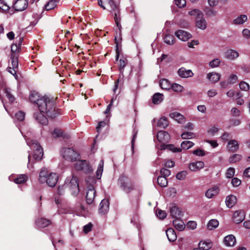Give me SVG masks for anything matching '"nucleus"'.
Wrapping results in <instances>:
<instances>
[{
    "label": "nucleus",
    "instance_id": "1",
    "mask_svg": "<svg viewBox=\"0 0 250 250\" xmlns=\"http://www.w3.org/2000/svg\"><path fill=\"white\" fill-rule=\"evenodd\" d=\"M38 107L41 112L51 118H55L61 114L60 110L55 107L53 100L45 95L39 101Z\"/></svg>",
    "mask_w": 250,
    "mask_h": 250
},
{
    "label": "nucleus",
    "instance_id": "2",
    "mask_svg": "<svg viewBox=\"0 0 250 250\" xmlns=\"http://www.w3.org/2000/svg\"><path fill=\"white\" fill-rule=\"evenodd\" d=\"M26 142L33 151L32 154L28 155V164L27 167L30 169L32 168V165L35 162L42 160L43 156V149L36 140L27 139Z\"/></svg>",
    "mask_w": 250,
    "mask_h": 250
},
{
    "label": "nucleus",
    "instance_id": "3",
    "mask_svg": "<svg viewBox=\"0 0 250 250\" xmlns=\"http://www.w3.org/2000/svg\"><path fill=\"white\" fill-rule=\"evenodd\" d=\"M66 188L68 189L72 196L76 197L78 195L80 189L77 177L73 174L68 177L65 180L64 185L58 187V194L60 195L62 194Z\"/></svg>",
    "mask_w": 250,
    "mask_h": 250
},
{
    "label": "nucleus",
    "instance_id": "4",
    "mask_svg": "<svg viewBox=\"0 0 250 250\" xmlns=\"http://www.w3.org/2000/svg\"><path fill=\"white\" fill-rule=\"evenodd\" d=\"M39 180L41 183H46L50 187L55 186L58 180V176L55 173L49 172L45 167L42 168L39 174Z\"/></svg>",
    "mask_w": 250,
    "mask_h": 250
},
{
    "label": "nucleus",
    "instance_id": "5",
    "mask_svg": "<svg viewBox=\"0 0 250 250\" xmlns=\"http://www.w3.org/2000/svg\"><path fill=\"white\" fill-rule=\"evenodd\" d=\"M85 182L87 185L86 201L88 204H91L93 202L96 195V191L94 187L96 181L94 177H88Z\"/></svg>",
    "mask_w": 250,
    "mask_h": 250
},
{
    "label": "nucleus",
    "instance_id": "6",
    "mask_svg": "<svg viewBox=\"0 0 250 250\" xmlns=\"http://www.w3.org/2000/svg\"><path fill=\"white\" fill-rule=\"evenodd\" d=\"M61 153L64 159L69 162H75L79 159V154L72 148H63Z\"/></svg>",
    "mask_w": 250,
    "mask_h": 250
},
{
    "label": "nucleus",
    "instance_id": "7",
    "mask_svg": "<svg viewBox=\"0 0 250 250\" xmlns=\"http://www.w3.org/2000/svg\"><path fill=\"white\" fill-rule=\"evenodd\" d=\"M108 4L110 6V12L114 15V19L117 26L120 30L122 26L120 24L121 17L120 10L119 5L116 3L113 0H108Z\"/></svg>",
    "mask_w": 250,
    "mask_h": 250
},
{
    "label": "nucleus",
    "instance_id": "8",
    "mask_svg": "<svg viewBox=\"0 0 250 250\" xmlns=\"http://www.w3.org/2000/svg\"><path fill=\"white\" fill-rule=\"evenodd\" d=\"M74 168L77 171H83L85 173H89L92 169L88 163L84 160H81L80 156L79 159L75 161Z\"/></svg>",
    "mask_w": 250,
    "mask_h": 250
},
{
    "label": "nucleus",
    "instance_id": "9",
    "mask_svg": "<svg viewBox=\"0 0 250 250\" xmlns=\"http://www.w3.org/2000/svg\"><path fill=\"white\" fill-rule=\"evenodd\" d=\"M119 182L121 184L122 189L125 192L129 193L134 189V186L131 182L125 177H120Z\"/></svg>",
    "mask_w": 250,
    "mask_h": 250
},
{
    "label": "nucleus",
    "instance_id": "10",
    "mask_svg": "<svg viewBox=\"0 0 250 250\" xmlns=\"http://www.w3.org/2000/svg\"><path fill=\"white\" fill-rule=\"evenodd\" d=\"M127 62L125 61L124 60L120 59L119 60V71H120V75H119V78L115 82V85L113 89V92L115 93L116 91V90L118 88V84L119 83V81L120 79H123L124 78V67L126 65Z\"/></svg>",
    "mask_w": 250,
    "mask_h": 250
},
{
    "label": "nucleus",
    "instance_id": "11",
    "mask_svg": "<svg viewBox=\"0 0 250 250\" xmlns=\"http://www.w3.org/2000/svg\"><path fill=\"white\" fill-rule=\"evenodd\" d=\"M157 138L161 144L165 145L166 143L169 142L170 137L167 132L165 131H160L157 133Z\"/></svg>",
    "mask_w": 250,
    "mask_h": 250
},
{
    "label": "nucleus",
    "instance_id": "12",
    "mask_svg": "<svg viewBox=\"0 0 250 250\" xmlns=\"http://www.w3.org/2000/svg\"><path fill=\"white\" fill-rule=\"evenodd\" d=\"M175 35L179 40L183 42L187 41L192 37L189 33L183 30H177L175 32Z\"/></svg>",
    "mask_w": 250,
    "mask_h": 250
},
{
    "label": "nucleus",
    "instance_id": "13",
    "mask_svg": "<svg viewBox=\"0 0 250 250\" xmlns=\"http://www.w3.org/2000/svg\"><path fill=\"white\" fill-rule=\"evenodd\" d=\"M28 5L27 0H16L13 4V7L16 11H23Z\"/></svg>",
    "mask_w": 250,
    "mask_h": 250
},
{
    "label": "nucleus",
    "instance_id": "14",
    "mask_svg": "<svg viewBox=\"0 0 250 250\" xmlns=\"http://www.w3.org/2000/svg\"><path fill=\"white\" fill-rule=\"evenodd\" d=\"M245 218V212L243 210L235 211L233 214V219L234 222L239 224Z\"/></svg>",
    "mask_w": 250,
    "mask_h": 250
},
{
    "label": "nucleus",
    "instance_id": "15",
    "mask_svg": "<svg viewBox=\"0 0 250 250\" xmlns=\"http://www.w3.org/2000/svg\"><path fill=\"white\" fill-rule=\"evenodd\" d=\"M239 148V144L237 140H230L228 142L227 148L229 151L234 152L237 151Z\"/></svg>",
    "mask_w": 250,
    "mask_h": 250
},
{
    "label": "nucleus",
    "instance_id": "16",
    "mask_svg": "<svg viewBox=\"0 0 250 250\" xmlns=\"http://www.w3.org/2000/svg\"><path fill=\"white\" fill-rule=\"evenodd\" d=\"M109 201L107 199H104L102 200L99 206V213L102 214L106 213L109 210Z\"/></svg>",
    "mask_w": 250,
    "mask_h": 250
},
{
    "label": "nucleus",
    "instance_id": "17",
    "mask_svg": "<svg viewBox=\"0 0 250 250\" xmlns=\"http://www.w3.org/2000/svg\"><path fill=\"white\" fill-rule=\"evenodd\" d=\"M223 243L226 247H233L236 243V238L232 234L228 235L224 237Z\"/></svg>",
    "mask_w": 250,
    "mask_h": 250
},
{
    "label": "nucleus",
    "instance_id": "18",
    "mask_svg": "<svg viewBox=\"0 0 250 250\" xmlns=\"http://www.w3.org/2000/svg\"><path fill=\"white\" fill-rule=\"evenodd\" d=\"M4 94L10 102H13L15 98L11 93V89L6 87H0V97L1 98L2 95Z\"/></svg>",
    "mask_w": 250,
    "mask_h": 250
},
{
    "label": "nucleus",
    "instance_id": "19",
    "mask_svg": "<svg viewBox=\"0 0 250 250\" xmlns=\"http://www.w3.org/2000/svg\"><path fill=\"white\" fill-rule=\"evenodd\" d=\"M178 75L181 78H187L193 76V73L190 69H186L184 67L179 68L177 71Z\"/></svg>",
    "mask_w": 250,
    "mask_h": 250
},
{
    "label": "nucleus",
    "instance_id": "20",
    "mask_svg": "<svg viewBox=\"0 0 250 250\" xmlns=\"http://www.w3.org/2000/svg\"><path fill=\"white\" fill-rule=\"evenodd\" d=\"M204 165V163L203 161H197L190 163L188 168L191 171H196L202 169Z\"/></svg>",
    "mask_w": 250,
    "mask_h": 250
},
{
    "label": "nucleus",
    "instance_id": "21",
    "mask_svg": "<svg viewBox=\"0 0 250 250\" xmlns=\"http://www.w3.org/2000/svg\"><path fill=\"white\" fill-rule=\"evenodd\" d=\"M196 26L202 30H204L207 28V22L204 17L203 14H201L198 18L196 19Z\"/></svg>",
    "mask_w": 250,
    "mask_h": 250
},
{
    "label": "nucleus",
    "instance_id": "22",
    "mask_svg": "<svg viewBox=\"0 0 250 250\" xmlns=\"http://www.w3.org/2000/svg\"><path fill=\"white\" fill-rule=\"evenodd\" d=\"M219 192V188L217 186L209 188L205 193V196L209 199L212 198L214 196L217 195Z\"/></svg>",
    "mask_w": 250,
    "mask_h": 250
},
{
    "label": "nucleus",
    "instance_id": "23",
    "mask_svg": "<svg viewBox=\"0 0 250 250\" xmlns=\"http://www.w3.org/2000/svg\"><path fill=\"white\" fill-rule=\"evenodd\" d=\"M221 75L216 72H210L207 75V79L212 83H216L220 79Z\"/></svg>",
    "mask_w": 250,
    "mask_h": 250
},
{
    "label": "nucleus",
    "instance_id": "24",
    "mask_svg": "<svg viewBox=\"0 0 250 250\" xmlns=\"http://www.w3.org/2000/svg\"><path fill=\"white\" fill-rule=\"evenodd\" d=\"M43 96L40 95L38 92L34 91L30 94L29 100L31 102L36 104L38 105L39 101L42 99Z\"/></svg>",
    "mask_w": 250,
    "mask_h": 250
},
{
    "label": "nucleus",
    "instance_id": "25",
    "mask_svg": "<svg viewBox=\"0 0 250 250\" xmlns=\"http://www.w3.org/2000/svg\"><path fill=\"white\" fill-rule=\"evenodd\" d=\"M43 113H37L34 114V116L36 120L41 124L46 125L47 123V119L46 117L43 114Z\"/></svg>",
    "mask_w": 250,
    "mask_h": 250
},
{
    "label": "nucleus",
    "instance_id": "26",
    "mask_svg": "<svg viewBox=\"0 0 250 250\" xmlns=\"http://www.w3.org/2000/svg\"><path fill=\"white\" fill-rule=\"evenodd\" d=\"M236 202V197L233 195H229L226 197V204L227 206L229 208L233 207Z\"/></svg>",
    "mask_w": 250,
    "mask_h": 250
},
{
    "label": "nucleus",
    "instance_id": "27",
    "mask_svg": "<svg viewBox=\"0 0 250 250\" xmlns=\"http://www.w3.org/2000/svg\"><path fill=\"white\" fill-rule=\"evenodd\" d=\"M225 57L229 60H234L239 57V53L233 49H229L225 52Z\"/></svg>",
    "mask_w": 250,
    "mask_h": 250
},
{
    "label": "nucleus",
    "instance_id": "28",
    "mask_svg": "<svg viewBox=\"0 0 250 250\" xmlns=\"http://www.w3.org/2000/svg\"><path fill=\"white\" fill-rule=\"evenodd\" d=\"M170 118L174 119L179 123H183L185 121L184 116L180 113L176 112L171 113L169 114Z\"/></svg>",
    "mask_w": 250,
    "mask_h": 250
},
{
    "label": "nucleus",
    "instance_id": "29",
    "mask_svg": "<svg viewBox=\"0 0 250 250\" xmlns=\"http://www.w3.org/2000/svg\"><path fill=\"white\" fill-rule=\"evenodd\" d=\"M173 224L175 228L179 231H182L185 228L184 222L179 218L174 220L173 221Z\"/></svg>",
    "mask_w": 250,
    "mask_h": 250
},
{
    "label": "nucleus",
    "instance_id": "30",
    "mask_svg": "<svg viewBox=\"0 0 250 250\" xmlns=\"http://www.w3.org/2000/svg\"><path fill=\"white\" fill-rule=\"evenodd\" d=\"M18 44L16 43H13L11 47V50L12 54H17L20 52L21 49V45L22 42V38L19 37Z\"/></svg>",
    "mask_w": 250,
    "mask_h": 250
},
{
    "label": "nucleus",
    "instance_id": "31",
    "mask_svg": "<svg viewBox=\"0 0 250 250\" xmlns=\"http://www.w3.org/2000/svg\"><path fill=\"white\" fill-rule=\"evenodd\" d=\"M166 235L169 241L174 242L177 239V235L174 229L172 228L168 229L166 231Z\"/></svg>",
    "mask_w": 250,
    "mask_h": 250
},
{
    "label": "nucleus",
    "instance_id": "32",
    "mask_svg": "<svg viewBox=\"0 0 250 250\" xmlns=\"http://www.w3.org/2000/svg\"><path fill=\"white\" fill-rule=\"evenodd\" d=\"M157 147L159 149H160L161 150H165L166 149H167L168 150L172 151L174 152H178L181 151V149L180 148L175 147L172 145H166L164 144H161L159 146H157Z\"/></svg>",
    "mask_w": 250,
    "mask_h": 250
},
{
    "label": "nucleus",
    "instance_id": "33",
    "mask_svg": "<svg viewBox=\"0 0 250 250\" xmlns=\"http://www.w3.org/2000/svg\"><path fill=\"white\" fill-rule=\"evenodd\" d=\"M164 97V95L161 93H155L153 95V96L152 97V99L153 104H160L163 101Z\"/></svg>",
    "mask_w": 250,
    "mask_h": 250
},
{
    "label": "nucleus",
    "instance_id": "34",
    "mask_svg": "<svg viewBox=\"0 0 250 250\" xmlns=\"http://www.w3.org/2000/svg\"><path fill=\"white\" fill-rule=\"evenodd\" d=\"M36 224L38 227L45 228L50 224V221L44 218H41L36 220Z\"/></svg>",
    "mask_w": 250,
    "mask_h": 250
},
{
    "label": "nucleus",
    "instance_id": "35",
    "mask_svg": "<svg viewBox=\"0 0 250 250\" xmlns=\"http://www.w3.org/2000/svg\"><path fill=\"white\" fill-rule=\"evenodd\" d=\"M212 243L209 241H200L199 243V248L200 250H208L212 247Z\"/></svg>",
    "mask_w": 250,
    "mask_h": 250
},
{
    "label": "nucleus",
    "instance_id": "36",
    "mask_svg": "<svg viewBox=\"0 0 250 250\" xmlns=\"http://www.w3.org/2000/svg\"><path fill=\"white\" fill-rule=\"evenodd\" d=\"M247 16L245 15H241L233 20L232 23L235 25H240L244 23L247 20Z\"/></svg>",
    "mask_w": 250,
    "mask_h": 250
},
{
    "label": "nucleus",
    "instance_id": "37",
    "mask_svg": "<svg viewBox=\"0 0 250 250\" xmlns=\"http://www.w3.org/2000/svg\"><path fill=\"white\" fill-rule=\"evenodd\" d=\"M161 87L165 90H169L171 87V83L167 79H164L161 80L159 83Z\"/></svg>",
    "mask_w": 250,
    "mask_h": 250
},
{
    "label": "nucleus",
    "instance_id": "38",
    "mask_svg": "<svg viewBox=\"0 0 250 250\" xmlns=\"http://www.w3.org/2000/svg\"><path fill=\"white\" fill-rule=\"evenodd\" d=\"M28 179V177L25 174H21L14 180V182L17 184H22L25 183Z\"/></svg>",
    "mask_w": 250,
    "mask_h": 250
},
{
    "label": "nucleus",
    "instance_id": "39",
    "mask_svg": "<svg viewBox=\"0 0 250 250\" xmlns=\"http://www.w3.org/2000/svg\"><path fill=\"white\" fill-rule=\"evenodd\" d=\"M170 214L173 218H175V219L179 218L181 216V211L179 209L175 207H172L170 208Z\"/></svg>",
    "mask_w": 250,
    "mask_h": 250
},
{
    "label": "nucleus",
    "instance_id": "40",
    "mask_svg": "<svg viewBox=\"0 0 250 250\" xmlns=\"http://www.w3.org/2000/svg\"><path fill=\"white\" fill-rule=\"evenodd\" d=\"M219 225V222L216 219L210 220L207 224V228L208 230H213Z\"/></svg>",
    "mask_w": 250,
    "mask_h": 250
},
{
    "label": "nucleus",
    "instance_id": "41",
    "mask_svg": "<svg viewBox=\"0 0 250 250\" xmlns=\"http://www.w3.org/2000/svg\"><path fill=\"white\" fill-rule=\"evenodd\" d=\"M168 125V122L165 117L161 118L158 121L157 125L162 128H166Z\"/></svg>",
    "mask_w": 250,
    "mask_h": 250
},
{
    "label": "nucleus",
    "instance_id": "42",
    "mask_svg": "<svg viewBox=\"0 0 250 250\" xmlns=\"http://www.w3.org/2000/svg\"><path fill=\"white\" fill-rule=\"evenodd\" d=\"M103 167H104V160H102L98 166L97 171H96V176L97 178L100 179L101 177L103 171Z\"/></svg>",
    "mask_w": 250,
    "mask_h": 250
},
{
    "label": "nucleus",
    "instance_id": "43",
    "mask_svg": "<svg viewBox=\"0 0 250 250\" xmlns=\"http://www.w3.org/2000/svg\"><path fill=\"white\" fill-rule=\"evenodd\" d=\"M157 183L162 187H165L167 185V178L164 176H159L157 178Z\"/></svg>",
    "mask_w": 250,
    "mask_h": 250
},
{
    "label": "nucleus",
    "instance_id": "44",
    "mask_svg": "<svg viewBox=\"0 0 250 250\" xmlns=\"http://www.w3.org/2000/svg\"><path fill=\"white\" fill-rule=\"evenodd\" d=\"M18 55L17 54H11V64L12 65V67L14 68H18Z\"/></svg>",
    "mask_w": 250,
    "mask_h": 250
},
{
    "label": "nucleus",
    "instance_id": "45",
    "mask_svg": "<svg viewBox=\"0 0 250 250\" xmlns=\"http://www.w3.org/2000/svg\"><path fill=\"white\" fill-rule=\"evenodd\" d=\"M194 145V143L189 141H183L181 145V147L184 149H188Z\"/></svg>",
    "mask_w": 250,
    "mask_h": 250
},
{
    "label": "nucleus",
    "instance_id": "46",
    "mask_svg": "<svg viewBox=\"0 0 250 250\" xmlns=\"http://www.w3.org/2000/svg\"><path fill=\"white\" fill-rule=\"evenodd\" d=\"M171 88H172L174 91L176 92H181L184 90V88L183 86L176 83H174L171 84Z\"/></svg>",
    "mask_w": 250,
    "mask_h": 250
},
{
    "label": "nucleus",
    "instance_id": "47",
    "mask_svg": "<svg viewBox=\"0 0 250 250\" xmlns=\"http://www.w3.org/2000/svg\"><path fill=\"white\" fill-rule=\"evenodd\" d=\"M164 42L168 45H171L174 42V37L169 34H167L164 38Z\"/></svg>",
    "mask_w": 250,
    "mask_h": 250
},
{
    "label": "nucleus",
    "instance_id": "48",
    "mask_svg": "<svg viewBox=\"0 0 250 250\" xmlns=\"http://www.w3.org/2000/svg\"><path fill=\"white\" fill-rule=\"evenodd\" d=\"M10 9L9 6L3 0H0V10L4 12H7Z\"/></svg>",
    "mask_w": 250,
    "mask_h": 250
},
{
    "label": "nucleus",
    "instance_id": "49",
    "mask_svg": "<svg viewBox=\"0 0 250 250\" xmlns=\"http://www.w3.org/2000/svg\"><path fill=\"white\" fill-rule=\"evenodd\" d=\"M194 133L191 132H185L181 134V137L183 139H190L195 137Z\"/></svg>",
    "mask_w": 250,
    "mask_h": 250
},
{
    "label": "nucleus",
    "instance_id": "50",
    "mask_svg": "<svg viewBox=\"0 0 250 250\" xmlns=\"http://www.w3.org/2000/svg\"><path fill=\"white\" fill-rule=\"evenodd\" d=\"M241 155L238 154H235L229 158V161L231 163H236L241 159Z\"/></svg>",
    "mask_w": 250,
    "mask_h": 250
},
{
    "label": "nucleus",
    "instance_id": "51",
    "mask_svg": "<svg viewBox=\"0 0 250 250\" xmlns=\"http://www.w3.org/2000/svg\"><path fill=\"white\" fill-rule=\"evenodd\" d=\"M56 6V2L55 0H50L45 5V9L50 10L54 8Z\"/></svg>",
    "mask_w": 250,
    "mask_h": 250
},
{
    "label": "nucleus",
    "instance_id": "52",
    "mask_svg": "<svg viewBox=\"0 0 250 250\" xmlns=\"http://www.w3.org/2000/svg\"><path fill=\"white\" fill-rule=\"evenodd\" d=\"M220 62V59L218 58L215 59L209 62V66L211 68L216 67L219 65Z\"/></svg>",
    "mask_w": 250,
    "mask_h": 250
},
{
    "label": "nucleus",
    "instance_id": "53",
    "mask_svg": "<svg viewBox=\"0 0 250 250\" xmlns=\"http://www.w3.org/2000/svg\"><path fill=\"white\" fill-rule=\"evenodd\" d=\"M156 214L157 217L161 219H164L167 216L166 212L165 211L159 209H157L156 210Z\"/></svg>",
    "mask_w": 250,
    "mask_h": 250
},
{
    "label": "nucleus",
    "instance_id": "54",
    "mask_svg": "<svg viewBox=\"0 0 250 250\" xmlns=\"http://www.w3.org/2000/svg\"><path fill=\"white\" fill-rule=\"evenodd\" d=\"M239 87L242 90L245 91H248L250 89L249 84L244 81L240 82Z\"/></svg>",
    "mask_w": 250,
    "mask_h": 250
},
{
    "label": "nucleus",
    "instance_id": "55",
    "mask_svg": "<svg viewBox=\"0 0 250 250\" xmlns=\"http://www.w3.org/2000/svg\"><path fill=\"white\" fill-rule=\"evenodd\" d=\"M187 175V172L186 171H182L178 172L176 174V177L177 179H178L179 180H183L186 178Z\"/></svg>",
    "mask_w": 250,
    "mask_h": 250
},
{
    "label": "nucleus",
    "instance_id": "56",
    "mask_svg": "<svg viewBox=\"0 0 250 250\" xmlns=\"http://www.w3.org/2000/svg\"><path fill=\"white\" fill-rule=\"evenodd\" d=\"M188 14L190 16H195L196 17V18H198V17L201 15V14H202L203 13L200 10L195 9L189 11Z\"/></svg>",
    "mask_w": 250,
    "mask_h": 250
},
{
    "label": "nucleus",
    "instance_id": "57",
    "mask_svg": "<svg viewBox=\"0 0 250 250\" xmlns=\"http://www.w3.org/2000/svg\"><path fill=\"white\" fill-rule=\"evenodd\" d=\"M51 134L53 138H57L62 136V132L61 129L59 128H55Z\"/></svg>",
    "mask_w": 250,
    "mask_h": 250
},
{
    "label": "nucleus",
    "instance_id": "58",
    "mask_svg": "<svg viewBox=\"0 0 250 250\" xmlns=\"http://www.w3.org/2000/svg\"><path fill=\"white\" fill-rule=\"evenodd\" d=\"M231 114L234 117H238L240 115V110L236 107H232L230 110Z\"/></svg>",
    "mask_w": 250,
    "mask_h": 250
},
{
    "label": "nucleus",
    "instance_id": "59",
    "mask_svg": "<svg viewBox=\"0 0 250 250\" xmlns=\"http://www.w3.org/2000/svg\"><path fill=\"white\" fill-rule=\"evenodd\" d=\"M235 173V169L232 167H229L228 168L226 173L227 177L228 178H231L233 177Z\"/></svg>",
    "mask_w": 250,
    "mask_h": 250
},
{
    "label": "nucleus",
    "instance_id": "60",
    "mask_svg": "<svg viewBox=\"0 0 250 250\" xmlns=\"http://www.w3.org/2000/svg\"><path fill=\"white\" fill-rule=\"evenodd\" d=\"M217 91L215 89H209L207 91V95L209 98H212L217 95Z\"/></svg>",
    "mask_w": 250,
    "mask_h": 250
},
{
    "label": "nucleus",
    "instance_id": "61",
    "mask_svg": "<svg viewBox=\"0 0 250 250\" xmlns=\"http://www.w3.org/2000/svg\"><path fill=\"white\" fill-rule=\"evenodd\" d=\"M161 174L162 176H164L166 178L170 175V171L165 168H162L161 170Z\"/></svg>",
    "mask_w": 250,
    "mask_h": 250
},
{
    "label": "nucleus",
    "instance_id": "62",
    "mask_svg": "<svg viewBox=\"0 0 250 250\" xmlns=\"http://www.w3.org/2000/svg\"><path fill=\"white\" fill-rule=\"evenodd\" d=\"M24 113L22 111H19L15 114L16 118L20 121H22L24 119Z\"/></svg>",
    "mask_w": 250,
    "mask_h": 250
},
{
    "label": "nucleus",
    "instance_id": "63",
    "mask_svg": "<svg viewBox=\"0 0 250 250\" xmlns=\"http://www.w3.org/2000/svg\"><path fill=\"white\" fill-rule=\"evenodd\" d=\"M193 154L198 156H204L205 155V152L201 149H197L193 151Z\"/></svg>",
    "mask_w": 250,
    "mask_h": 250
},
{
    "label": "nucleus",
    "instance_id": "64",
    "mask_svg": "<svg viewBox=\"0 0 250 250\" xmlns=\"http://www.w3.org/2000/svg\"><path fill=\"white\" fill-rule=\"evenodd\" d=\"M187 227L188 229H194L196 228L197 224L195 221H188L187 223Z\"/></svg>",
    "mask_w": 250,
    "mask_h": 250
}]
</instances>
